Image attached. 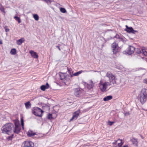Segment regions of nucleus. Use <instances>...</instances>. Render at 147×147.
<instances>
[{
  "label": "nucleus",
  "mask_w": 147,
  "mask_h": 147,
  "mask_svg": "<svg viewBox=\"0 0 147 147\" xmlns=\"http://www.w3.org/2000/svg\"><path fill=\"white\" fill-rule=\"evenodd\" d=\"M15 127L11 123L5 124L2 128L3 132L10 134H12V136L13 133L18 134L20 131L21 127L20 125L17 122H15Z\"/></svg>",
  "instance_id": "f257e3e1"
},
{
  "label": "nucleus",
  "mask_w": 147,
  "mask_h": 147,
  "mask_svg": "<svg viewBox=\"0 0 147 147\" xmlns=\"http://www.w3.org/2000/svg\"><path fill=\"white\" fill-rule=\"evenodd\" d=\"M138 98L142 104L147 100V89L144 88L142 89L138 95Z\"/></svg>",
  "instance_id": "f03ea898"
},
{
  "label": "nucleus",
  "mask_w": 147,
  "mask_h": 147,
  "mask_svg": "<svg viewBox=\"0 0 147 147\" xmlns=\"http://www.w3.org/2000/svg\"><path fill=\"white\" fill-rule=\"evenodd\" d=\"M99 85L101 91L102 92L106 91L107 86H114L113 85L110 84L109 82H105L103 83L102 80L100 81Z\"/></svg>",
  "instance_id": "7ed1b4c3"
},
{
  "label": "nucleus",
  "mask_w": 147,
  "mask_h": 147,
  "mask_svg": "<svg viewBox=\"0 0 147 147\" xmlns=\"http://www.w3.org/2000/svg\"><path fill=\"white\" fill-rule=\"evenodd\" d=\"M106 76L109 79V83L112 84L113 86L116 84V82L115 80V77L114 75L110 72H108L106 75Z\"/></svg>",
  "instance_id": "20e7f679"
},
{
  "label": "nucleus",
  "mask_w": 147,
  "mask_h": 147,
  "mask_svg": "<svg viewBox=\"0 0 147 147\" xmlns=\"http://www.w3.org/2000/svg\"><path fill=\"white\" fill-rule=\"evenodd\" d=\"M43 111L42 110L39 108H37V109L35 110L33 112V114L36 116L41 117Z\"/></svg>",
  "instance_id": "39448f33"
},
{
  "label": "nucleus",
  "mask_w": 147,
  "mask_h": 147,
  "mask_svg": "<svg viewBox=\"0 0 147 147\" xmlns=\"http://www.w3.org/2000/svg\"><path fill=\"white\" fill-rule=\"evenodd\" d=\"M111 47L113 54H116L118 52V46L116 42H114L111 45Z\"/></svg>",
  "instance_id": "423d86ee"
},
{
  "label": "nucleus",
  "mask_w": 147,
  "mask_h": 147,
  "mask_svg": "<svg viewBox=\"0 0 147 147\" xmlns=\"http://www.w3.org/2000/svg\"><path fill=\"white\" fill-rule=\"evenodd\" d=\"M68 71L70 72V69H68ZM89 71H87V70H80L79 71L77 72L74 74H73L72 75L71 74V73L70 72L69 74L70 75L71 77H72L73 76H78L79 74H80L82 72H88Z\"/></svg>",
  "instance_id": "0eeeda50"
},
{
  "label": "nucleus",
  "mask_w": 147,
  "mask_h": 147,
  "mask_svg": "<svg viewBox=\"0 0 147 147\" xmlns=\"http://www.w3.org/2000/svg\"><path fill=\"white\" fill-rule=\"evenodd\" d=\"M24 146L28 147H34V143L30 141H26L24 142Z\"/></svg>",
  "instance_id": "6e6552de"
},
{
  "label": "nucleus",
  "mask_w": 147,
  "mask_h": 147,
  "mask_svg": "<svg viewBox=\"0 0 147 147\" xmlns=\"http://www.w3.org/2000/svg\"><path fill=\"white\" fill-rule=\"evenodd\" d=\"M80 113V111L79 110H78L75 112L73 114V115L72 118L70 120V121H71L73 119H76L77 118L78 116H79V115Z\"/></svg>",
  "instance_id": "1a4fd4ad"
},
{
  "label": "nucleus",
  "mask_w": 147,
  "mask_h": 147,
  "mask_svg": "<svg viewBox=\"0 0 147 147\" xmlns=\"http://www.w3.org/2000/svg\"><path fill=\"white\" fill-rule=\"evenodd\" d=\"M126 29L125 30L128 33H132L135 34L137 32V31L134 30L132 27H129L127 25L125 26Z\"/></svg>",
  "instance_id": "9d476101"
},
{
  "label": "nucleus",
  "mask_w": 147,
  "mask_h": 147,
  "mask_svg": "<svg viewBox=\"0 0 147 147\" xmlns=\"http://www.w3.org/2000/svg\"><path fill=\"white\" fill-rule=\"evenodd\" d=\"M135 48L133 46H129L128 48V50L127 52L128 55H130L133 53L135 50Z\"/></svg>",
  "instance_id": "9b49d317"
},
{
  "label": "nucleus",
  "mask_w": 147,
  "mask_h": 147,
  "mask_svg": "<svg viewBox=\"0 0 147 147\" xmlns=\"http://www.w3.org/2000/svg\"><path fill=\"white\" fill-rule=\"evenodd\" d=\"M29 53L33 58L36 59L38 58V55L36 52L33 51H30Z\"/></svg>",
  "instance_id": "f8f14e48"
},
{
  "label": "nucleus",
  "mask_w": 147,
  "mask_h": 147,
  "mask_svg": "<svg viewBox=\"0 0 147 147\" xmlns=\"http://www.w3.org/2000/svg\"><path fill=\"white\" fill-rule=\"evenodd\" d=\"M94 83L92 80H90V82L89 84H87V87L89 89H91L94 86Z\"/></svg>",
  "instance_id": "ddd939ff"
},
{
  "label": "nucleus",
  "mask_w": 147,
  "mask_h": 147,
  "mask_svg": "<svg viewBox=\"0 0 147 147\" xmlns=\"http://www.w3.org/2000/svg\"><path fill=\"white\" fill-rule=\"evenodd\" d=\"M49 88V85L48 83H47L45 85H42L40 86V88L41 90L45 91L46 89H48Z\"/></svg>",
  "instance_id": "4468645a"
},
{
  "label": "nucleus",
  "mask_w": 147,
  "mask_h": 147,
  "mask_svg": "<svg viewBox=\"0 0 147 147\" xmlns=\"http://www.w3.org/2000/svg\"><path fill=\"white\" fill-rule=\"evenodd\" d=\"M81 93V91L79 88H76L74 90V94L77 96H78Z\"/></svg>",
  "instance_id": "2eb2a0df"
},
{
  "label": "nucleus",
  "mask_w": 147,
  "mask_h": 147,
  "mask_svg": "<svg viewBox=\"0 0 147 147\" xmlns=\"http://www.w3.org/2000/svg\"><path fill=\"white\" fill-rule=\"evenodd\" d=\"M24 40H25L24 38H21V39L17 40V44L18 45H20L24 42Z\"/></svg>",
  "instance_id": "dca6fc26"
},
{
  "label": "nucleus",
  "mask_w": 147,
  "mask_h": 147,
  "mask_svg": "<svg viewBox=\"0 0 147 147\" xmlns=\"http://www.w3.org/2000/svg\"><path fill=\"white\" fill-rule=\"evenodd\" d=\"M26 108L27 109H30L31 107V104L30 101H28V102L25 103Z\"/></svg>",
  "instance_id": "f3484780"
},
{
  "label": "nucleus",
  "mask_w": 147,
  "mask_h": 147,
  "mask_svg": "<svg viewBox=\"0 0 147 147\" xmlns=\"http://www.w3.org/2000/svg\"><path fill=\"white\" fill-rule=\"evenodd\" d=\"M112 98V96H109L104 97L103 98V100L105 101H107L110 100H111Z\"/></svg>",
  "instance_id": "a211bd4d"
},
{
  "label": "nucleus",
  "mask_w": 147,
  "mask_h": 147,
  "mask_svg": "<svg viewBox=\"0 0 147 147\" xmlns=\"http://www.w3.org/2000/svg\"><path fill=\"white\" fill-rule=\"evenodd\" d=\"M27 134L29 137H31L35 135L36 134V133L33 132L31 131H29L28 132Z\"/></svg>",
  "instance_id": "6ab92c4d"
},
{
  "label": "nucleus",
  "mask_w": 147,
  "mask_h": 147,
  "mask_svg": "<svg viewBox=\"0 0 147 147\" xmlns=\"http://www.w3.org/2000/svg\"><path fill=\"white\" fill-rule=\"evenodd\" d=\"M131 141L135 145L137 146L138 142L136 139L133 138L131 140Z\"/></svg>",
  "instance_id": "aec40b11"
},
{
  "label": "nucleus",
  "mask_w": 147,
  "mask_h": 147,
  "mask_svg": "<svg viewBox=\"0 0 147 147\" xmlns=\"http://www.w3.org/2000/svg\"><path fill=\"white\" fill-rule=\"evenodd\" d=\"M117 142L118 146L119 147H121L123 143L122 142V140H117Z\"/></svg>",
  "instance_id": "412c9836"
},
{
  "label": "nucleus",
  "mask_w": 147,
  "mask_h": 147,
  "mask_svg": "<svg viewBox=\"0 0 147 147\" xmlns=\"http://www.w3.org/2000/svg\"><path fill=\"white\" fill-rule=\"evenodd\" d=\"M60 78L61 80H63L65 78V74L63 73H61L59 75Z\"/></svg>",
  "instance_id": "4be33fe9"
},
{
  "label": "nucleus",
  "mask_w": 147,
  "mask_h": 147,
  "mask_svg": "<svg viewBox=\"0 0 147 147\" xmlns=\"http://www.w3.org/2000/svg\"><path fill=\"white\" fill-rule=\"evenodd\" d=\"M10 53L12 55H15L16 53V50L15 49H12L10 51Z\"/></svg>",
  "instance_id": "5701e85b"
},
{
  "label": "nucleus",
  "mask_w": 147,
  "mask_h": 147,
  "mask_svg": "<svg viewBox=\"0 0 147 147\" xmlns=\"http://www.w3.org/2000/svg\"><path fill=\"white\" fill-rule=\"evenodd\" d=\"M0 10L1 12H3L5 13L4 10V7L1 4H0Z\"/></svg>",
  "instance_id": "b1692460"
},
{
  "label": "nucleus",
  "mask_w": 147,
  "mask_h": 147,
  "mask_svg": "<svg viewBox=\"0 0 147 147\" xmlns=\"http://www.w3.org/2000/svg\"><path fill=\"white\" fill-rule=\"evenodd\" d=\"M33 18L36 20L37 21L39 20V16L36 14H35L33 15Z\"/></svg>",
  "instance_id": "393cba45"
},
{
  "label": "nucleus",
  "mask_w": 147,
  "mask_h": 147,
  "mask_svg": "<svg viewBox=\"0 0 147 147\" xmlns=\"http://www.w3.org/2000/svg\"><path fill=\"white\" fill-rule=\"evenodd\" d=\"M14 18L16 19V20L18 21V22L19 23L21 22L20 19V18H19L18 17L16 16L14 17Z\"/></svg>",
  "instance_id": "a878e982"
},
{
  "label": "nucleus",
  "mask_w": 147,
  "mask_h": 147,
  "mask_svg": "<svg viewBox=\"0 0 147 147\" xmlns=\"http://www.w3.org/2000/svg\"><path fill=\"white\" fill-rule=\"evenodd\" d=\"M142 50H141V49L139 48H137L136 49V53L138 54H140L141 53H142Z\"/></svg>",
  "instance_id": "bb28decb"
},
{
  "label": "nucleus",
  "mask_w": 147,
  "mask_h": 147,
  "mask_svg": "<svg viewBox=\"0 0 147 147\" xmlns=\"http://www.w3.org/2000/svg\"><path fill=\"white\" fill-rule=\"evenodd\" d=\"M60 11L63 13H65L66 12V11L64 8H61L60 9Z\"/></svg>",
  "instance_id": "cd10ccee"
},
{
  "label": "nucleus",
  "mask_w": 147,
  "mask_h": 147,
  "mask_svg": "<svg viewBox=\"0 0 147 147\" xmlns=\"http://www.w3.org/2000/svg\"><path fill=\"white\" fill-rule=\"evenodd\" d=\"M48 5H50L51 4L52 1L51 0H44Z\"/></svg>",
  "instance_id": "c85d7f7f"
},
{
  "label": "nucleus",
  "mask_w": 147,
  "mask_h": 147,
  "mask_svg": "<svg viewBox=\"0 0 147 147\" xmlns=\"http://www.w3.org/2000/svg\"><path fill=\"white\" fill-rule=\"evenodd\" d=\"M142 52L145 56H147V52L145 50L142 49Z\"/></svg>",
  "instance_id": "c756f323"
},
{
  "label": "nucleus",
  "mask_w": 147,
  "mask_h": 147,
  "mask_svg": "<svg viewBox=\"0 0 147 147\" xmlns=\"http://www.w3.org/2000/svg\"><path fill=\"white\" fill-rule=\"evenodd\" d=\"M47 118L49 119H51L53 118L52 117V115L51 114H49L47 116Z\"/></svg>",
  "instance_id": "7c9ffc66"
},
{
  "label": "nucleus",
  "mask_w": 147,
  "mask_h": 147,
  "mask_svg": "<svg viewBox=\"0 0 147 147\" xmlns=\"http://www.w3.org/2000/svg\"><path fill=\"white\" fill-rule=\"evenodd\" d=\"M4 28L5 29V31L6 32H7L9 31V29L7 28V26H5L4 27Z\"/></svg>",
  "instance_id": "2f4dec72"
},
{
  "label": "nucleus",
  "mask_w": 147,
  "mask_h": 147,
  "mask_svg": "<svg viewBox=\"0 0 147 147\" xmlns=\"http://www.w3.org/2000/svg\"><path fill=\"white\" fill-rule=\"evenodd\" d=\"M21 125H22V127H23H23L24 126V121H23V119L22 118H21Z\"/></svg>",
  "instance_id": "473e14b6"
},
{
  "label": "nucleus",
  "mask_w": 147,
  "mask_h": 147,
  "mask_svg": "<svg viewBox=\"0 0 147 147\" xmlns=\"http://www.w3.org/2000/svg\"><path fill=\"white\" fill-rule=\"evenodd\" d=\"M114 123V122H111L110 121L108 122V124L110 125H112Z\"/></svg>",
  "instance_id": "72a5a7b5"
},
{
  "label": "nucleus",
  "mask_w": 147,
  "mask_h": 147,
  "mask_svg": "<svg viewBox=\"0 0 147 147\" xmlns=\"http://www.w3.org/2000/svg\"><path fill=\"white\" fill-rule=\"evenodd\" d=\"M143 82L145 84H147V78L144 79L143 80Z\"/></svg>",
  "instance_id": "f704fd0d"
},
{
  "label": "nucleus",
  "mask_w": 147,
  "mask_h": 147,
  "mask_svg": "<svg viewBox=\"0 0 147 147\" xmlns=\"http://www.w3.org/2000/svg\"><path fill=\"white\" fill-rule=\"evenodd\" d=\"M130 114L128 112H126L124 113L125 116H128Z\"/></svg>",
  "instance_id": "c9c22d12"
},
{
  "label": "nucleus",
  "mask_w": 147,
  "mask_h": 147,
  "mask_svg": "<svg viewBox=\"0 0 147 147\" xmlns=\"http://www.w3.org/2000/svg\"><path fill=\"white\" fill-rule=\"evenodd\" d=\"M113 144L114 145H116V144L117 145V140L115 141V142L113 143Z\"/></svg>",
  "instance_id": "e433bc0d"
},
{
  "label": "nucleus",
  "mask_w": 147,
  "mask_h": 147,
  "mask_svg": "<svg viewBox=\"0 0 147 147\" xmlns=\"http://www.w3.org/2000/svg\"><path fill=\"white\" fill-rule=\"evenodd\" d=\"M59 47H60V45H58V46H56V47L57 48H58L59 49V51H60L61 50V49Z\"/></svg>",
  "instance_id": "4c0bfd02"
},
{
  "label": "nucleus",
  "mask_w": 147,
  "mask_h": 147,
  "mask_svg": "<svg viewBox=\"0 0 147 147\" xmlns=\"http://www.w3.org/2000/svg\"><path fill=\"white\" fill-rule=\"evenodd\" d=\"M3 44L2 41L1 40H0V44L2 45Z\"/></svg>",
  "instance_id": "58836bf2"
},
{
  "label": "nucleus",
  "mask_w": 147,
  "mask_h": 147,
  "mask_svg": "<svg viewBox=\"0 0 147 147\" xmlns=\"http://www.w3.org/2000/svg\"><path fill=\"white\" fill-rule=\"evenodd\" d=\"M115 37H116L117 38H118L119 37V36L118 35H116Z\"/></svg>",
  "instance_id": "ea45409f"
},
{
  "label": "nucleus",
  "mask_w": 147,
  "mask_h": 147,
  "mask_svg": "<svg viewBox=\"0 0 147 147\" xmlns=\"http://www.w3.org/2000/svg\"><path fill=\"white\" fill-rule=\"evenodd\" d=\"M12 138V136H11L9 137V139H10V138Z\"/></svg>",
  "instance_id": "a19ab883"
},
{
  "label": "nucleus",
  "mask_w": 147,
  "mask_h": 147,
  "mask_svg": "<svg viewBox=\"0 0 147 147\" xmlns=\"http://www.w3.org/2000/svg\"><path fill=\"white\" fill-rule=\"evenodd\" d=\"M93 71L94 72H98V71Z\"/></svg>",
  "instance_id": "79ce46f5"
},
{
  "label": "nucleus",
  "mask_w": 147,
  "mask_h": 147,
  "mask_svg": "<svg viewBox=\"0 0 147 147\" xmlns=\"http://www.w3.org/2000/svg\"><path fill=\"white\" fill-rule=\"evenodd\" d=\"M92 71V70H91L90 71Z\"/></svg>",
  "instance_id": "37998d69"
}]
</instances>
